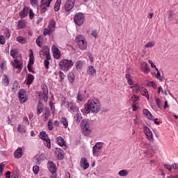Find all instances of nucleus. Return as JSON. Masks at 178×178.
Listing matches in <instances>:
<instances>
[{"label": "nucleus", "instance_id": "1", "mask_svg": "<svg viewBox=\"0 0 178 178\" xmlns=\"http://www.w3.org/2000/svg\"><path fill=\"white\" fill-rule=\"evenodd\" d=\"M85 113H90L91 111L93 113H98L101 111V104L98 99H92L88 101L84 106Z\"/></svg>", "mask_w": 178, "mask_h": 178}, {"label": "nucleus", "instance_id": "2", "mask_svg": "<svg viewBox=\"0 0 178 178\" xmlns=\"http://www.w3.org/2000/svg\"><path fill=\"white\" fill-rule=\"evenodd\" d=\"M75 40L79 49H81V51H86L87 49V40L83 35L76 36Z\"/></svg>", "mask_w": 178, "mask_h": 178}, {"label": "nucleus", "instance_id": "3", "mask_svg": "<svg viewBox=\"0 0 178 178\" xmlns=\"http://www.w3.org/2000/svg\"><path fill=\"white\" fill-rule=\"evenodd\" d=\"M59 67L61 70H64V72H67L69 69L73 66L74 63L72 60L63 59L59 62Z\"/></svg>", "mask_w": 178, "mask_h": 178}, {"label": "nucleus", "instance_id": "4", "mask_svg": "<svg viewBox=\"0 0 178 178\" xmlns=\"http://www.w3.org/2000/svg\"><path fill=\"white\" fill-rule=\"evenodd\" d=\"M74 22L76 26H83V24H84V22H86V17L84 16V14L81 13H76L74 17Z\"/></svg>", "mask_w": 178, "mask_h": 178}, {"label": "nucleus", "instance_id": "5", "mask_svg": "<svg viewBox=\"0 0 178 178\" xmlns=\"http://www.w3.org/2000/svg\"><path fill=\"white\" fill-rule=\"evenodd\" d=\"M81 127L84 136H90L91 134V130L90 129V126L88 122L86 120H82L81 122Z\"/></svg>", "mask_w": 178, "mask_h": 178}, {"label": "nucleus", "instance_id": "6", "mask_svg": "<svg viewBox=\"0 0 178 178\" xmlns=\"http://www.w3.org/2000/svg\"><path fill=\"white\" fill-rule=\"evenodd\" d=\"M18 98L19 99L20 104H24L25 102H27L28 98L26 95V90L24 89L19 90L18 92Z\"/></svg>", "mask_w": 178, "mask_h": 178}, {"label": "nucleus", "instance_id": "7", "mask_svg": "<svg viewBox=\"0 0 178 178\" xmlns=\"http://www.w3.org/2000/svg\"><path fill=\"white\" fill-rule=\"evenodd\" d=\"M143 131L147 140H149L150 143H154V136L152 135V131H151V129H149L148 127H144Z\"/></svg>", "mask_w": 178, "mask_h": 178}, {"label": "nucleus", "instance_id": "8", "mask_svg": "<svg viewBox=\"0 0 178 178\" xmlns=\"http://www.w3.org/2000/svg\"><path fill=\"white\" fill-rule=\"evenodd\" d=\"M75 2L76 0H67L64 6L65 10H66V12H70V10L74 8Z\"/></svg>", "mask_w": 178, "mask_h": 178}, {"label": "nucleus", "instance_id": "9", "mask_svg": "<svg viewBox=\"0 0 178 178\" xmlns=\"http://www.w3.org/2000/svg\"><path fill=\"white\" fill-rule=\"evenodd\" d=\"M102 147H104V143L97 142L92 147V154L95 156L97 155V154L101 151Z\"/></svg>", "mask_w": 178, "mask_h": 178}, {"label": "nucleus", "instance_id": "10", "mask_svg": "<svg viewBox=\"0 0 178 178\" xmlns=\"http://www.w3.org/2000/svg\"><path fill=\"white\" fill-rule=\"evenodd\" d=\"M47 168L52 175L56 173V165L51 161H49L47 163Z\"/></svg>", "mask_w": 178, "mask_h": 178}, {"label": "nucleus", "instance_id": "11", "mask_svg": "<svg viewBox=\"0 0 178 178\" xmlns=\"http://www.w3.org/2000/svg\"><path fill=\"white\" fill-rule=\"evenodd\" d=\"M51 50L53 51L54 58L55 59H59V58H60V50H59L55 44L52 46Z\"/></svg>", "mask_w": 178, "mask_h": 178}, {"label": "nucleus", "instance_id": "12", "mask_svg": "<svg viewBox=\"0 0 178 178\" xmlns=\"http://www.w3.org/2000/svg\"><path fill=\"white\" fill-rule=\"evenodd\" d=\"M55 154L57 156V159L59 161H62V159L65 158V156L63 155V150L60 148H56L55 151Z\"/></svg>", "mask_w": 178, "mask_h": 178}, {"label": "nucleus", "instance_id": "13", "mask_svg": "<svg viewBox=\"0 0 178 178\" xmlns=\"http://www.w3.org/2000/svg\"><path fill=\"white\" fill-rule=\"evenodd\" d=\"M48 0H42L40 4V9L42 12H47V8H49V5L48 6Z\"/></svg>", "mask_w": 178, "mask_h": 178}, {"label": "nucleus", "instance_id": "14", "mask_svg": "<svg viewBox=\"0 0 178 178\" xmlns=\"http://www.w3.org/2000/svg\"><path fill=\"white\" fill-rule=\"evenodd\" d=\"M20 62L17 58L12 61V65L14 69H19V72L22 71V64L19 63Z\"/></svg>", "mask_w": 178, "mask_h": 178}, {"label": "nucleus", "instance_id": "15", "mask_svg": "<svg viewBox=\"0 0 178 178\" xmlns=\"http://www.w3.org/2000/svg\"><path fill=\"white\" fill-rule=\"evenodd\" d=\"M22 155H23V149H22V147L17 148L14 152V156L15 158H17V159L22 158Z\"/></svg>", "mask_w": 178, "mask_h": 178}, {"label": "nucleus", "instance_id": "16", "mask_svg": "<svg viewBox=\"0 0 178 178\" xmlns=\"http://www.w3.org/2000/svg\"><path fill=\"white\" fill-rule=\"evenodd\" d=\"M29 15V7L24 6L23 10H21L19 13V17L21 19H24V17H26V16Z\"/></svg>", "mask_w": 178, "mask_h": 178}, {"label": "nucleus", "instance_id": "17", "mask_svg": "<svg viewBox=\"0 0 178 178\" xmlns=\"http://www.w3.org/2000/svg\"><path fill=\"white\" fill-rule=\"evenodd\" d=\"M67 106L72 112H77V111H79V108H77L76 104H73L72 102H67Z\"/></svg>", "mask_w": 178, "mask_h": 178}, {"label": "nucleus", "instance_id": "18", "mask_svg": "<svg viewBox=\"0 0 178 178\" xmlns=\"http://www.w3.org/2000/svg\"><path fill=\"white\" fill-rule=\"evenodd\" d=\"M42 112H44V104L41 101H39L37 106V114L41 115Z\"/></svg>", "mask_w": 178, "mask_h": 178}, {"label": "nucleus", "instance_id": "19", "mask_svg": "<svg viewBox=\"0 0 178 178\" xmlns=\"http://www.w3.org/2000/svg\"><path fill=\"white\" fill-rule=\"evenodd\" d=\"M143 112V115H145L149 120H154V115H152V113H151L148 109H144Z\"/></svg>", "mask_w": 178, "mask_h": 178}, {"label": "nucleus", "instance_id": "20", "mask_svg": "<svg viewBox=\"0 0 178 178\" xmlns=\"http://www.w3.org/2000/svg\"><path fill=\"white\" fill-rule=\"evenodd\" d=\"M81 165H83V168L84 170H86V169H88V168H90V164L87 162V160L85 157H82L81 159Z\"/></svg>", "mask_w": 178, "mask_h": 178}, {"label": "nucleus", "instance_id": "21", "mask_svg": "<svg viewBox=\"0 0 178 178\" xmlns=\"http://www.w3.org/2000/svg\"><path fill=\"white\" fill-rule=\"evenodd\" d=\"M57 144L60 147H66V143H65V139L62 136H58L56 138Z\"/></svg>", "mask_w": 178, "mask_h": 178}, {"label": "nucleus", "instance_id": "22", "mask_svg": "<svg viewBox=\"0 0 178 178\" xmlns=\"http://www.w3.org/2000/svg\"><path fill=\"white\" fill-rule=\"evenodd\" d=\"M88 74L89 76H94L95 74H97V70L94 68V66L90 65L88 67Z\"/></svg>", "mask_w": 178, "mask_h": 178}, {"label": "nucleus", "instance_id": "23", "mask_svg": "<svg viewBox=\"0 0 178 178\" xmlns=\"http://www.w3.org/2000/svg\"><path fill=\"white\" fill-rule=\"evenodd\" d=\"M56 26V22H55V20L51 19L49 23L48 29H49L51 31H55Z\"/></svg>", "mask_w": 178, "mask_h": 178}, {"label": "nucleus", "instance_id": "24", "mask_svg": "<svg viewBox=\"0 0 178 178\" xmlns=\"http://www.w3.org/2000/svg\"><path fill=\"white\" fill-rule=\"evenodd\" d=\"M42 90L44 98H46V100H47L48 99V88L47 87V85L45 84L42 85Z\"/></svg>", "mask_w": 178, "mask_h": 178}, {"label": "nucleus", "instance_id": "25", "mask_svg": "<svg viewBox=\"0 0 178 178\" xmlns=\"http://www.w3.org/2000/svg\"><path fill=\"white\" fill-rule=\"evenodd\" d=\"M141 66H142L143 72L144 73L148 74V72H149V66H148V64L145 62H143L141 63Z\"/></svg>", "mask_w": 178, "mask_h": 178}, {"label": "nucleus", "instance_id": "26", "mask_svg": "<svg viewBox=\"0 0 178 178\" xmlns=\"http://www.w3.org/2000/svg\"><path fill=\"white\" fill-rule=\"evenodd\" d=\"M27 26V22H26V20L22 19V20H19L17 24V27L18 29H24V27H26Z\"/></svg>", "mask_w": 178, "mask_h": 178}, {"label": "nucleus", "instance_id": "27", "mask_svg": "<svg viewBox=\"0 0 178 178\" xmlns=\"http://www.w3.org/2000/svg\"><path fill=\"white\" fill-rule=\"evenodd\" d=\"M33 81H34V75L31 74H29L27 77L26 85L31 86V84H33Z\"/></svg>", "mask_w": 178, "mask_h": 178}, {"label": "nucleus", "instance_id": "28", "mask_svg": "<svg viewBox=\"0 0 178 178\" xmlns=\"http://www.w3.org/2000/svg\"><path fill=\"white\" fill-rule=\"evenodd\" d=\"M30 54H29V61L28 65H34V54H33V49H30Z\"/></svg>", "mask_w": 178, "mask_h": 178}, {"label": "nucleus", "instance_id": "29", "mask_svg": "<svg viewBox=\"0 0 178 178\" xmlns=\"http://www.w3.org/2000/svg\"><path fill=\"white\" fill-rule=\"evenodd\" d=\"M60 3H62V0H57L54 4V10L58 12L60 9Z\"/></svg>", "mask_w": 178, "mask_h": 178}, {"label": "nucleus", "instance_id": "30", "mask_svg": "<svg viewBox=\"0 0 178 178\" xmlns=\"http://www.w3.org/2000/svg\"><path fill=\"white\" fill-rule=\"evenodd\" d=\"M60 122L63 124L65 129H67L69 124L66 118H61Z\"/></svg>", "mask_w": 178, "mask_h": 178}, {"label": "nucleus", "instance_id": "31", "mask_svg": "<svg viewBox=\"0 0 178 178\" xmlns=\"http://www.w3.org/2000/svg\"><path fill=\"white\" fill-rule=\"evenodd\" d=\"M19 88V83H17V81H15L13 84L12 87V92H16L17 91V88Z\"/></svg>", "mask_w": 178, "mask_h": 178}, {"label": "nucleus", "instance_id": "32", "mask_svg": "<svg viewBox=\"0 0 178 178\" xmlns=\"http://www.w3.org/2000/svg\"><path fill=\"white\" fill-rule=\"evenodd\" d=\"M74 119L75 122H80L81 120V113L80 111H77L75 116L74 117Z\"/></svg>", "mask_w": 178, "mask_h": 178}, {"label": "nucleus", "instance_id": "33", "mask_svg": "<svg viewBox=\"0 0 178 178\" xmlns=\"http://www.w3.org/2000/svg\"><path fill=\"white\" fill-rule=\"evenodd\" d=\"M40 138H41V140H47L48 139V135L47 134V132L45 131H41L40 134Z\"/></svg>", "mask_w": 178, "mask_h": 178}, {"label": "nucleus", "instance_id": "34", "mask_svg": "<svg viewBox=\"0 0 178 178\" xmlns=\"http://www.w3.org/2000/svg\"><path fill=\"white\" fill-rule=\"evenodd\" d=\"M142 95H143L144 97H145L147 98V99L149 100V95L148 94V90L147 89H143L140 91Z\"/></svg>", "mask_w": 178, "mask_h": 178}, {"label": "nucleus", "instance_id": "35", "mask_svg": "<svg viewBox=\"0 0 178 178\" xmlns=\"http://www.w3.org/2000/svg\"><path fill=\"white\" fill-rule=\"evenodd\" d=\"M83 65H84V61L79 60L76 63V69L79 70V69H81L83 67Z\"/></svg>", "mask_w": 178, "mask_h": 178}, {"label": "nucleus", "instance_id": "36", "mask_svg": "<svg viewBox=\"0 0 178 178\" xmlns=\"http://www.w3.org/2000/svg\"><path fill=\"white\" fill-rule=\"evenodd\" d=\"M17 41L19 42V44H25L26 42V38L23 36H18L17 37Z\"/></svg>", "mask_w": 178, "mask_h": 178}, {"label": "nucleus", "instance_id": "37", "mask_svg": "<svg viewBox=\"0 0 178 178\" xmlns=\"http://www.w3.org/2000/svg\"><path fill=\"white\" fill-rule=\"evenodd\" d=\"M118 175L121 177H125V176H127V175H129V172L126 170H122L118 172Z\"/></svg>", "mask_w": 178, "mask_h": 178}, {"label": "nucleus", "instance_id": "38", "mask_svg": "<svg viewBox=\"0 0 178 178\" xmlns=\"http://www.w3.org/2000/svg\"><path fill=\"white\" fill-rule=\"evenodd\" d=\"M68 80L70 83H73L74 81V74L73 72H70L68 74Z\"/></svg>", "mask_w": 178, "mask_h": 178}, {"label": "nucleus", "instance_id": "39", "mask_svg": "<svg viewBox=\"0 0 178 178\" xmlns=\"http://www.w3.org/2000/svg\"><path fill=\"white\" fill-rule=\"evenodd\" d=\"M44 145L49 148V149H51V139L48 138L47 139L44 140Z\"/></svg>", "mask_w": 178, "mask_h": 178}, {"label": "nucleus", "instance_id": "40", "mask_svg": "<svg viewBox=\"0 0 178 178\" xmlns=\"http://www.w3.org/2000/svg\"><path fill=\"white\" fill-rule=\"evenodd\" d=\"M10 54L12 58H17V55H19V52L14 49L10 50Z\"/></svg>", "mask_w": 178, "mask_h": 178}, {"label": "nucleus", "instance_id": "41", "mask_svg": "<svg viewBox=\"0 0 178 178\" xmlns=\"http://www.w3.org/2000/svg\"><path fill=\"white\" fill-rule=\"evenodd\" d=\"M51 33H54V31H51L49 28L45 29L43 31L44 35H51Z\"/></svg>", "mask_w": 178, "mask_h": 178}, {"label": "nucleus", "instance_id": "42", "mask_svg": "<svg viewBox=\"0 0 178 178\" xmlns=\"http://www.w3.org/2000/svg\"><path fill=\"white\" fill-rule=\"evenodd\" d=\"M42 40V36L39 35L37 39H36V44L38 45V47H40V48H41V40Z\"/></svg>", "mask_w": 178, "mask_h": 178}, {"label": "nucleus", "instance_id": "43", "mask_svg": "<svg viewBox=\"0 0 178 178\" xmlns=\"http://www.w3.org/2000/svg\"><path fill=\"white\" fill-rule=\"evenodd\" d=\"M4 79H3V84L6 86L9 85V79L8 78V75L4 74Z\"/></svg>", "mask_w": 178, "mask_h": 178}, {"label": "nucleus", "instance_id": "44", "mask_svg": "<svg viewBox=\"0 0 178 178\" xmlns=\"http://www.w3.org/2000/svg\"><path fill=\"white\" fill-rule=\"evenodd\" d=\"M147 87H153L154 88H156V83L154 81H148L147 83Z\"/></svg>", "mask_w": 178, "mask_h": 178}, {"label": "nucleus", "instance_id": "45", "mask_svg": "<svg viewBox=\"0 0 178 178\" xmlns=\"http://www.w3.org/2000/svg\"><path fill=\"white\" fill-rule=\"evenodd\" d=\"M17 131L19 133H26V129L22 126V124L18 125Z\"/></svg>", "mask_w": 178, "mask_h": 178}, {"label": "nucleus", "instance_id": "46", "mask_svg": "<svg viewBox=\"0 0 178 178\" xmlns=\"http://www.w3.org/2000/svg\"><path fill=\"white\" fill-rule=\"evenodd\" d=\"M155 45V42H149L145 45V48H152Z\"/></svg>", "mask_w": 178, "mask_h": 178}, {"label": "nucleus", "instance_id": "47", "mask_svg": "<svg viewBox=\"0 0 178 178\" xmlns=\"http://www.w3.org/2000/svg\"><path fill=\"white\" fill-rule=\"evenodd\" d=\"M47 127H48V129L50 131L54 130V126L52 125V121L51 120H49L47 122Z\"/></svg>", "mask_w": 178, "mask_h": 178}, {"label": "nucleus", "instance_id": "48", "mask_svg": "<svg viewBox=\"0 0 178 178\" xmlns=\"http://www.w3.org/2000/svg\"><path fill=\"white\" fill-rule=\"evenodd\" d=\"M33 171L35 175H38V172H40V167L38 165L33 166Z\"/></svg>", "mask_w": 178, "mask_h": 178}, {"label": "nucleus", "instance_id": "49", "mask_svg": "<svg viewBox=\"0 0 178 178\" xmlns=\"http://www.w3.org/2000/svg\"><path fill=\"white\" fill-rule=\"evenodd\" d=\"M4 35H5V38L7 39H8L9 37H10V31H9V29H6L4 31Z\"/></svg>", "mask_w": 178, "mask_h": 178}, {"label": "nucleus", "instance_id": "50", "mask_svg": "<svg viewBox=\"0 0 178 178\" xmlns=\"http://www.w3.org/2000/svg\"><path fill=\"white\" fill-rule=\"evenodd\" d=\"M156 77L158 80H159V81H162V80H163V77L161 76V72L159 71H158L157 74H156Z\"/></svg>", "mask_w": 178, "mask_h": 178}, {"label": "nucleus", "instance_id": "51", "mask_svg": "<svg viewBox=\"0 0 178 178\" xmlns=\"http://www.w3.org/2000/svg\"><path fill=\"white\" fill-rule=\"evenodd\" d=\"M34 13L33 12V9H29V19H31V20H33V19H34Z\"/></svg>", "mask_w": 178, "mask_h": 178}, {"label": "nucleus", "instance_id": "52", "mask_svg": "<svg viewBox=\"0 0 178 178\" xmlns=\"http://www.w3.org/2000/svg\"><path fill=\"white\" fill-rule=\"evenodd\" d=\"M77 99L78 101H83L84 99V96L80 93V92H78L77 95Z\"/></svg>", "mask_w": 178, "mask_h": 178}, {"label": "nucleus", "instance_id": "53", "mask_svg": "<svg viewBox=\"0 0 178 178\" xmlns=\"http://www.w3.org/2000/svg\"><path fill=\"white\" fill-rule=\"evenodd\" d=\"M30 2L32 6H37L38 5V0H30Z\"/></svg>", "mask_w": 178, "mask_h": 178}, {"label": "nucleus", "instance_id": "54", "mask_svg": "<svg viewBox=\"0 0 178 178\" xmlns=\"http://www.w3.org/2000/svg\"><path fill=\"white\" fill-rule=\"evenodd\" d=\"M173 15H174L173 10H170L168 13V19H170V20H172Z\"/></svg>", "mask_w": 178, "mask_h": 178}, {"label": "nucleus", "instance_id": "55", "mask_svg": "<svg viewBox=\"0 0 178 178\" xmlns=\"http://www.w3.org/2000/svg\"><path fill=\"white\" fill-rule=\"evenodd\" d=\"M42 161V158L41 156H39V158H36L35 160V162L38 164L40 165L41 163V161Z\"/></svg>", "mask_w": 178, "mask_h": 178}, {"label": "nucleus", "instance_id": "56", "mask_svg": "<svg viewBox=\"0 0 178 178\" xmlns=\"http://www.w3.org/2000/svg\"><path fill=\"white\" fill-rule=\"evenodd\" d=\"M27 67H28L29 72H31V73L35 74V71L33 70V67H31L30 64H28Z\"/></svg>", "mask_w": 178, "mask_h": 178}, {"label": "nucleus", "instance_id": "57", "mask_svg": "<svg viewBox=\"0 0 178 178\" xmlns=\"http://www.w3.org/2000/svg\"><path fill=\"white\" fill-rule=\"evenodd\" d=\"M164 168H165V169H168V170L170 171L172 170V169H173V165H170L169 164H165Z\"/></svg>", "mask_w": 178, "mask_h": 178}, {"label": "nucleus", "instance_id": "58", "mask_svg": "<svg viewBox=\"0 0 178 178\" xmlns=\"http://www.w3.org/2000/svg\"><path fill=\"white\" fill-rule=\"evenodd\" d=\"M44 67H46V69H49V60H44Z\"/></svg>", "mask_w": 178, "mask_h": 178}, {"label": "nucleus", "instance_id": "59", "mask_svg": "<svg viewBox=\"0 0 178 178\" xmlns=\"http://www.w3.org/2000/svg\"><path fill=\"white\" fill-rule=\"evenodd\" d=\"M5 37L3 36H0V44H1V45H5Z\"/></svg>", "mask_w": 178, "mask_h": 178}, {"label": "nucleus", "instance_id": "60", "mask_svg": "<svg viewBox=\"0 0 178 178\" xmlns=\"http://www.w3.org/2000/svg\"><path fill=\"white\" fill-rule=\"evenodd\" d=\"M44 55L46 56L45 60H51V54H49V52L44 53Z\"/></svg>", "mask_w": 178, "mask_h": 178}, {"label": "nucleus", "instance_id": "61", "mask_svg": "<svg viewBox=\"0 0 178 178\" xmlns=\"http://www.w3.org/2000/svg\"><path fill=\"white\" fill-rule=\"evenodd\" d=\"M138 96H136V95H133L131 97V99H132V102H137V101H138Z\"/></svg>", "mask_w": 178, "mask_h": 178}, {"label": "nucleus", "instance_id": "62", "mask_svg": "<svg viewBox=\"0 0 178 178\" xmlns=\"http://www.w3.org/2000/svg\"><path fill=\"white\" fill-rule=\"evenodd\" d=\"M59 75H60L61 81H63V80H65V74H63V72L60 71L59 72Z\"/></svg>", "mask_w": 178, "mask_h": 178}, {"label": "nucleus", "instance_id": "63", "mask_svg": "<svg viewBox=\"0 0 178 178\" xmlns=\"http://www.w3.org/2000/svg\"><path fill=\"white\" fill-rule=\"evenodd\" d=\"M3 168H5V165L0 164V176H2V173L3 172Z\"/></svg>", "mask_w": 178, "mask_h": 178}, {"label": "nucleus", "instance_id": "64", "mask_svg": "<svg viewBox=\"0 0 178 178\" xmlns=\"http://www.w3.org/2000/svg\"><path fill=\"white\" fill-rule=\"evenodd\" d=\"M156 102L159 108H161V106H162V104H161V99H159V98L156 99Z\"/></svg>", "mask_w": 178, "mask_h": 178}]
</instances>
